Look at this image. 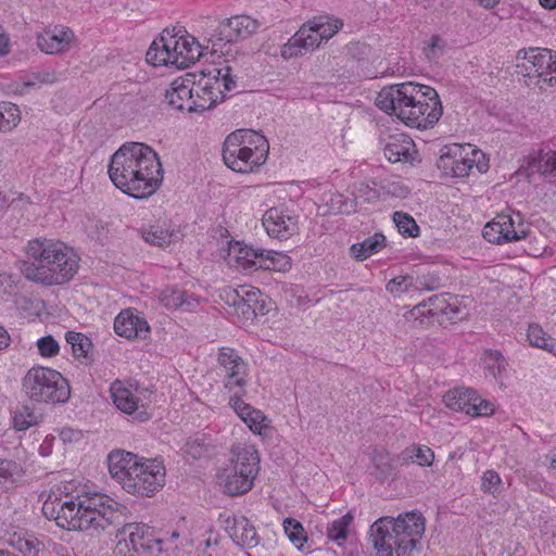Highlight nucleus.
Instances as JSON below:
<instances>
[{"label":"nucleus","mask_w":556,"mask_h":556,"mask_svg":"<svg viewBox=\"0 0 556 556\" xmlns=\"http://www.w3.org/2000/svg\"><path fill=\"white\" fill-rule=\"evenodd\" d=\"M218 364L224 372V387L230 392L247 386L248 365L238 352L228 346L219 349Z\"/></svg>","instance_id":"obj_18"},{"label":"nucleus","mask_w":556,"mask_h":556,"mask_svg":"<svg viewBox=\"0 0 556 556\" xmlns=\"http://www.w3.org/2000/svg\"><path fill=\"white\" fill-rule=\"evenodd\" d=\"M123 488L128 494L150 497L165 483V468L152 459H146Z\"/></svg>","instance_id":"obj_14"},{"label":"nucleus","mask_w":556,"mask_h":556,"mask_svg":"<svg viewBox=\"0 0 556 556\" xmlns=\"http://www.w3.org/2000/svg\"><path fill=\"white\" fill-rule=\"evenodd\" d=\"M65 340L71 345L72 354L75 358H89V354L93 346L90 338L81 332L67 331Z\"/></svg>","instance_id":"obj_35"},{"label":"nucleus","mask_w":556,"mask_h":556,"mask_svg":"<svg viewBox=\"0 0 556 556\" xmlns=\"http://www.w3.org/2000/svg\"><path fill=\"white\" fill-rule=\"evenodd\" d=\"M262 224L268 236L287 240L298 231V216L282 207H270L265 212Z\"/></svg>","instance_id":"obj_20"},{"label":"nucleus","mask_w":556,"mask_h":556,"mask_svg":"<svg viewBox=\"0 0 556 556\" xmlns=\"http://www.w3.org/2000/svg\"><path fill=\"white\" fill-rule=\"evenodd\" d=\"M37 349L41 356L52 357L59 354L60 345L52 336H45L37 340Z\"/></svg>","instance_id":"obj_49"},{"label":"nucleus","mask_w":556,"mask_h":556,"mask_svg":"<svg viewBox=\"0 0 556 556\" xmlns=\"http://www.w3.org/2000/svg\"><path fill=\"white\" fill-rule=\"evenodd\" d=\"M109 170L130 173L137 170L147 172L146 176L157 175L163 178V168L157 153L142 142H126L112 156Z\"/></svg>","instance_id":"obj_8"},{"label":"nucleus","mask_w":556,"mask_h":556,"mask_svg":"<svg viewBox=\"0 0 556 556\" xmlns=\"http://www.w3.org/2000/svg\"><path fill=\"white\" fill-rule=\"evenodd\" d=\"M147 458L123 450L112 451L108 455V467L111 477L122 486L131 478L135 471L140 470L142 462Z\"/></svg>","instance_id":"obj_21"},{"label":"nucleus","mask_w":556,"mask_h":556,"mask_svg":"<svg viewBox=\"0 0 556 556\" xmlns=\"http://www.w3.org/2000/svg\"><path fill=\"white\" fill-rule=\"evenodd\" d=\"M381 195H388L397 199H405L410 190L401 180H381L380 181Z\"/></svg>","instance_id":"obj_47"},{"label":"nucleus","mask_w":556,"mask_h":556,"mask_svg":"<svg viewBox=\"0 0 556 556\" xmlns=\"http://www.w3.org/2000/svg\"><path fill=\"white\" fill-rule=\"evenodd\" d=\"M165 38L172 42L169 47L174 55V66L176 68H187L202 55V47L195 42L194 37L179 36L164 30Z\"/></svg>","instance_id":"obj_23"},{"label":"nucleus","mask_w":556,"mask_h":556,"mask_svg":"<svg viewBox=\"0 0 556 556\" xmlns=\"http://www.w3.org/2000/svg\"><path fill=\"white\" fill-rule=\"evenodd\" d=\"M117 548H127L128 556H160L163 540L154 535L153 529L144 523H127L117 533Z\"/></svg>","instance_id":"obj_10"},{"label":"nucleus","mask_w":556,"mask_h":556,"mask_svg":"<svg viewBox=\"0 0 556 556\" xmlns=\"http://www.w3.org/2000/svg\"><path fill=\"white\" fill-rule=\"evenodd\" d=\"M425 521L424 516L415 511L397 518L381 517L369 528L372 547L379 556H412L420 547Z\"/></svg>","instance_id":"obj_3"},{"label":"nucleus","mask_w":556,"mask_h":556,"mask_svg":"<svg viewBox=\"0 0 556 556\" xmlns=\"http://www.w3.org/2000/svg\"><path fill=\"white\" fill-rule=\"evenodd\" d=\"M257 270L285 271L290 267L289 256L276 251H266L263 249L262 256L257 261Z\"/></svg>","instance_id":"obj_39"},{"label":"nucleus","mask_w":556,"mask_h":556,"mask_svg":"<svg viewBox=\"0 0 556 556\" xmlns=\"http://www.w3.org/2000/svg\"><path fill=\"white\" fill-rule=\"evenodd\" d=\"M440 286L439 277L434 276H422L418 279V288L432 291L438 289Z\"/></svg>","instance_id":"obj_60"},{"label":"nucleus","mask_w":556,"mask_h":556,"mask_svg":"<svg viewBox=\"0 0 556 556\" xmlns=\"http://www.w3.org/2000/svg\"><path fill=\"white\" fill-rule=\"evenodd\" d=\"M522 55V62L517 65L520 72L528 77H539L549 86L556 85V52L544 48H531L528 51L520 50L517 58Z\"/></svg>","instance_id":"obj_13"},{"label":"nucleus","mask_w":556,"mask_h":556,"mask_svg":"<svg viewBox=\"0 0 556 556\" xmlns=\"http://www.w3.org/2000/svg\"><path fill=\"white\" fill-rule=\"evenodd\" d=\"M56 81V74L54 72H40L37 73V84H53Z\"/></svg>","instance_id":"obj_64"},{"label":"nucleus","mask_w":556,"mask_h":556,"mask_svg":"<svg viewBox=\"0 0 556 556\" xmlns=\"http://www.w3.org/2000/svg\"><path fill=\"white\" fill-rule=\"evenodd\" d=\"M353 520L354 516L351 511H348L340 518L334 519L327 526V538L336 542L338 545H342L348 538V529Z\"/></svg>","instance_id":"obj_38"},{"label":"nucleus","mask_w":556,"mask_h":556,"mask_svg":"<svg viewBox=\"0 0 556 556\" xmlns=\"http://www.w3.org/2000/svg\"><path fill=\"white\" fill-rule=\"evenodd\" d=\"M64 492L63 501L49 495L41 508L46 519L55 520L63 529L100 533L126 520L127 507L104 493L83 489L74 494L68 486Z\"/></svg>","instance_id":"obj_1"},{"label":"nucleus","mask_w":556,"mask_h":556,"mask_svg":"<svg viewBox=\"0 0 556 556\" xmlns=\"http://www.w3.org/2000/svg\"><path fill=\"white\" fill-rule=\"evenodd\" d=\"M267 418L260 409L252 412L244 424L249 427V429L256 433L262 434L263 430L267 427Z\"/></svg>","instance_id":"obj_52"},{"label":"nucleus","mask_w":556,"mask_h":556,"mask_svg":"<svg viewBox=\"0 0 556 556\" xmlns=\"http://www.w3.org/2000/svg\"><path fill=\"white\" fill-rule=\"evenodd\" d=\"M356 195L358 198H363L364 201L366 202H371L379 199L381 197V193L380 188L375 189L371 188L368 184L362 182L356 187Z\"/></svg>","instance_id":"obj_56"},{"label":"nucleus","mask_w":556,"mask_h":556,"mask_svg":"<svg viewBox=\"0 0 556 556\" xmlns=\"http://www.w3.org/2000/svg\"><path fill=\"white\" fill-rule=\"evenodd\" d=\"M481 489L484 493L497 496L502 491V479L494 470H486L482 475Z\"/></svg>","instance_id":"obj_48"},{"label":"nucleus","mask_w":556,"mask_h":556,"mask_svg":"<svg viewBox=\"0 0 556 556\" xmlns=\"http://www.w3.org/2000/svg\"><path fill=\"white\" fill-rule=\"evenodd\" d=\"M372 463L375 467L380 470L381 475H389L391 472V465L389 464V455L384 451H374Z\"/></svg>","instance_id":"obj_55"},{"label":"nucleus","mask_w":556,"mask_h":556,"mask_svg":"<svg viewBox=\"0 0 556 556\" xmlns=\"http://www.w3.org/2000/svg\"><path fill=\"white\" fill-rule=\"evenodd\" d=\"M226 523V529L236 544L249 548L258 544L256 529L247 517L227 518Z\"/></svg>","instance_id":"obj_26"},{"label":"nucleus","mask_w":556,"mask_h":556,"mask_svg":"<svg viewBox=\"0 0 556 556\" xmlns=\"http://www.w3.org/2000/svg\"><path fill=\"white\" fill-rule=\"evenodd\" d=\"M17 282L11 275L0 274V293H13Z\"/></svg>","instance_id":"obj_58"},{"label":"nucleus","mask_w":556,"mask_h":556,"mask_svg":"<svg viewBox=\"0 0 556 556\" xmlns=\"http://www.w3.org/2000/svg\"><path fill=\"white\" fill-rule=\"evenodd\" d=\"M494 412V405L490 401L482 399L479 395V400L475 403V409L472 410V417H484L490 416Z\"/></svg>","instance_id":"obj_57"},{"label":"nucleus","mask_w":556,"mask_h":556,"mask_svg":"<svg viewBox=\"0 0 556 556\" xmlns=\"http://www.w3.org/2000/svg\"><path fill=\"white\" fill-rule=\"evenodd\" d=\"M20 270L23 276L29 280L35 281V264L29 261H21L20 262Z\"/></svg>","instance_id":"obj_62"},{"label":"nucleus","mask_w":556,"mask_h":556,"mask_svg":"<svg viewBox=\"0 0 556 556\" xmlns=\"http://www.w3.org/2000/svg\"><path fill=\"white\" fill-rule=\"evenodd\" d=\"M529 169L538 172L548 184L556 185V151L541 150L529 161Z\"/></svg>","instance_id":"obj_31"},{"label":"nucleus","mask_w":556,"mask_h":556,"mask_svg":"<svg viewBox=\"0 0 556 556\" xmlns=\"http://www.w3.org/2000/svg\"><path fill=\"white\" fill-rule=\"evenodd\" d=\"M531 232L530 225L519 212L501 213L489 222L483 230V238L495 244H504L526 239Z\"/></svg>","instance_id":"obj_11"},{"label":"nucleus","mask_w":556,"mask_h":556,"mask_svg":"<svg viewBox=\"0 0 556 556\" xmlns=\"http://www.w3.org/2000/svg\"><path fill=\"white\" fill-rule=\"evenodd\" d=\"M393 220L399 229V232L404 237L416 238L419 236V226L407 213L395 212L393 214Z\"/></svg>","instance_id":"obj_45"},{"label":"nucleus","mask_w":556,"mask_h":556,"mask_svg":"<svg viewBox=\"0 0 556 556\" xmlns=\"http://www.w3.org/2000/svg\"><path fill=\"white\" fill-rule=\"evenodd\" d=\"M477 400H479V395L472 389H454L444 396L446 406L455 412L466 413L470 416Z\"/></svg>","instance_id":"obj_32"},{"label":"nucleus","mask_w":556,"mask_h":556,"mask_svg":"<svg viewBox=\"0 0 556 556\" xmlns=\"http://www.w3.org/2000/svg\"><path fill=\"white\" fill-rule=\"evenodd\" d=\"M227 303L235 308V313L244 320H253L264 316L268 309L266 298L257 288L240 286L227 294Z\"/></svg>","instance_id":"obj_16"},{"label":"nucleus","mask_w":556,"mask_h":556,"mask_svg":"<svg viewBox=\"0 0 556 556\" xmlns=\"http://www.w3.org/2000/svg\"><path fill=\"white\" fill-rule=\"evenodd\" d=\"M160 302L168 309L193 311L199 300L177 287H166L160 294Z\"/></svg>","instance_id":"obj_29"},{"label":"nucleus","mask_w":556,"mask_h":556,"mask_svg":"<svg viewBox=\"0 0 556 556\" xmlns=\"http://www.w3.org/2000/svg\"><path fill=\"white\" fill-rule=\"evenodd\" d=\"M20 122V110L11 102L0 103V131L13 129Z\"/></svg>","instance_id":"obj_43"},{"label":"nucleus","mask_w":556,"mask_h":556,"mask_svg":"<svg viewBox=\"0 0 556 556\" xmlns=\"http://www.w3.org/2000/svg\"><path fill=\"white\" fill-rule=\"evenodd\" d=\"M343 26V22L330 15H318L304 23L281 47L285 60L301 56L318 48L323 40L328 41Z\"/></svg>","instance_id":"obj_6"},{"label":"nucleus","mask_w":556,"mask_h":556,"mask_svg":"<svg viewBox=\"0 0 556 556\" xmlns=\"http://www.w3.org/2000/svg\"><path fill=\"white\" fill-rule=\"evenodd\" d=\"M268 152L266 138L250 129H239L224 141L223 160L238 173H251L265 163Z\"/></svg>","instance_id":"obj_5"},{"label":"nucleus","mask_w":556,"mask_h":556,"mask_svg":"<svg viewBox=\"0 0 556 556\" xmlns=\"http://www.w3.org/2000/svg\"><path fill=\"white\" fill-rule=\"evenodd\" d=\"M386 247V237L381 232H376L367 237L362 242L351 245L350 254L356 261H365L371 255L378 253Z\"/></svg>","instance_id":"obj_34"},{"label":"nucleus","mask_w":556,"mask_h":556,"mask_svg":"<svg viewBox=\"0 0 556 556\" xmlns=\"http://www.w3.org/2000/svg\"><path fill=\"white\" fill-rule=\"evenodd\" d=\"M403 460H410L419 466H431L434 460L433 451L426 445L413 444L402 453Z\"/></svg>","instance_id":"obj_42"},{"label":"nucleus","mask_w":556,"mask_h":556,"mask_svg":"<svg viewBox=\"0 0 556 556\" xmlns=\"http://www.w3.org/2000/svg\"><path fill=\"white\" fill-rule=\"evenodd\" d=\"M253 486V481L249 479V476H241L232 469V472L227 475L224 480L225 492L231 496L244 494L250 491Z\"/></svg>","instance_id":"obj_41"},{"label":"nucleus","mask_w":556,"mask_h":556,"mask_svg":"<svg viewBox=\"0 0 556 556\" xmlns=\"http://www.w3.org/2000/svg\"><path fill=\"white\" fill-rule=\"evenodd\" d=\"M229 404L243 422L248 419L252 412L256 410V408L243 402L238 392H235L233 395L230 397Z\"/></svg>","instance_id":"obj_51"},{"label":"nucleus","mask_w":556,"mask_h":556,"mask_svg":"<svg viewBox=\"0 0 556 556\" xmlns=\"http://www.w3.org/2000/svg\"><path fill=\"white\" fill-rule=\"evenodd\" d=\"M413 278L409 276H399L387 283V291L393 294L406 292L412 286Z\"/></svg>","instance_id":"obj_53"},{"label":"nucleus","mask_w":556,"mask_h":556,"mask_svg":"<svg viewBox=\"0 0 556 556\" xmlns=\"http://www.w3.org/2000/svg\"><path fill=\"white\" fill-rule=\"evenodd\" d=\"M14 428L18 431L26 430L35 425L34 405L24 404L13 416Z\"/></svg>","instance_id":"obj_46"},{"label":"nucleus","mask_w":556,"mask_h":556,"mask_svg":"<svg viewBox=\"0 0 556 556\" xmlns=\"http://www.w3.org/2000/svg\"><path fill=\"white\" fill-rule=\"evenodd\" d=\"M200 78L195 80L193 106L197 111L204 112L215 106L226 98V92L233 90L237 86L232 68L225 64L212 66L200 71Z\"/></svg>","instance_id":"obj_7"},{"label":"nucleus","mask_w":556,"mask_h":556,"mask_svg":"<svg viewBox=\"0 0 556 556\" xmlns=\"http://www.w3.org/2000/svg\"><path fill=\"white\" fill-rule=\"evenodd\" d=\"M83 432L73 428H63L60 432V438L63 442L74 443L79 442L83 439Z\"/></svg>","instance_id":"obj_59"},{"label":"nucleus","mask_w":556,"mask_h":556,"mask_svg":"<svg viewBox=\"0 0 556 556\" xmlns=\"http://www.w3.org/2000/svg\"><path fill=\"white\" fill-rule=\"evenodd\" d=\"M110 391L117 409L134 416V419L138 421H146L150 418V414L146 410L141 399L137 395L138 389L134 391L131 386L127 387L123 381L115 380L112 382Z\"/></svg>","instance_id":"obj_19"},{"label":"nucleus","mask_w":556,"mask_h":556,"mask_svg":"<svg viewBox=\"0 0 556 556\" xmlns=\"http://www.w3.org/2000/svg\"><path fill=\"white\" fill-rule=\"evenodd\" d=\"M74 37L71 28L56 25L37 35V47L47 54L62 53L71 48Z\"/></svg>","instance_id":"obj_25"},{"label":"nucleus","mask_w":556,"mask_h":556,"mask_svg":"<svg viewBox=\"0 0 556 556\" xmlns=\"http://www.w3.org/2000/svg\"><path fill=\"white\" fill-rule=\"evenodd\" d=\"M35 368H30L26 374L23 382V389L26 394L29 396L30 401L33 400L34 390H35V375L33 374Z\"/></svg>","instance_id":"obj_61"},{"label":"nucleus","mask_w":556,"mask_h":556,"mask_svg":"<svg viewBox=\"0 0 556 556\" xmlns=\"http://www.w3.org/2000/svg\"><path fill=\"white\" fill-rule=\"evenodd\" d=\"M258 26V22L248 15H237L220 22L208 39L212 52L224 53L223 46L249 38L256 33Z\"/></svg>","instance_id":"obj_12"},{"label":"nucleus","mask_w":556,"mask_h":556,"mask_svg":"<svg viewBox=\"0 0 556 556\" xmlns=\"http://www.w3.org/2000/svg\"><path fill=\"white\" fill-rule=\"evenodd\" d=\"M482 362L489 374L496 381H502L508 365L503 354L496 350H489L483 354Z\"/></svg>","instance_id":"obj_36"},{"label":"nucleus","mask_w":556,"mask_h":556,"mask_svg":"<svg viewBox=\"0 0 556 556\" xmlns=\"http://www.w3.org/2000/svg\"><path fill=\"white\" fill-rule=\"evenodd\" d=\"M141 236L147 243L160 248L169 245L178 238L174 230L170 231L161 226H151L149 229H143Z\"/></svg>","instance_id":"obj_37"},{"label":"nucleus","mask_w":556,"mask_h":556,"mask_svg":"<svg viewBox=\"0 0 556 556\" xmlns=\"http://www.w3.org/2000/svg\"><path fill=\"white\" fill-rule=\"evenodd\" d=\"M527 339L530 345L547 351L554 355L556 341L536 324H531L527 331Z\"/></svg>","instance_id":"obj_40"},{"label":"nucleus","mask_w":556,"mask_h":556,"mask_svg":"<svg viewBox=\"0 0 556 556\" xmlns=\"http://www.w3.org/2000/svg\"><path fill=\"white\" fill-rule=\"evenodd\" d=\"M445 48V41L439 36H432L428 48L426 49V55L429 60L439 59Z\"/></svg>","instance_id":"obj_54"},{"label":"nucleus","mask_w":556,"mask_h":556,"mask_svg":"<svg viewBox=\"0 0 556 556\" xmlns=\"http://www.w3.org/2000/svg\"><path fill=\"white\" fill-rule=\"evenodd\" d=\"M233 468L236 472L254 482L255 477L260 470V456L257 450L252 446L238 447L233 451Z\"/></svg>","instance_id":"obj_27"},{"label":"nucleus","mask_w":556,"mask_h":556,"mask_svg":"<svg viewBox=\"0 0 556 556\" xmlns=\"http://www.w3.org/2000/svg\"><path fill=\"white\" fill-rule=\"evenodd\" d=\"M194 87L195 74L178 77L173 80L170 88L166 90L165 99L172 108L193 113V111H197L193 106Z\"/></svg>","instance_id":"obj_22"},{"label":"nucleus","mask_w":556,"mask_h":556,"mask_svg":"<svg viewBox=\"0 0 556 556\" xmlns=\"http://www.w3.org/2000/svg\"><path fill=\"white\" fill-rule=\"evenodd\" d=\"M108 172L113 185L123 193L135 199H144L152 195L163 181L162 177H157V175L155 177L146 176L147 172H140V174L137 170L130 173Z\"/></svg>","instance_id":"obj_15"},{"label":"nucleus","mask_w":556,"mask_h":556,"mask_svg":"<svg viewBox=\"0 0 556 556\" xmlns=\"http://www.w3.org/2000/svg\"><path fill=\"white\" fill-rule=\"evenodd\" d=\"M446 149L447 151L440 156L438 166L452 177H467L473 167H477L479 173L489 169L484 153L471 144H455Z\"/></svg>","instance_id":"obj_9"},{"label":"nucleus","mask_w":556,"mask_h":556,"mask_svg":"<svg viewBox=\"0 0 556 556\" xmlns=\"http://www.w3.org/2000/svg\"><path fill=\"white\" fill-rule=\"evenodd\" d=\"M282 526L288 539L296 545L298 548L302 547L307 541L304 528L296 519L288 517L283 520Z\"/></svg>","instance_id":"obj_44"},{"label":"nucleus","mask_w":556,"mask_h":556,"mask_svg":"<svg viewBox=\"0 0 556 556\" xmlns=\"http://www.w3.org/2000/svg\"><path fill=\"white\" fill-rule=\"evenodd\" d=\"M415 143L410 137L400 134L390 137L383 152L391 163L412 162V153L415 151Z\"/></svg>","instance_id":"obj_28"},{"label":"nucleus","mask_w":556,"mask_h":556,"mask_svg":"<svg viewBox=\"0 0 556 556\" xmlns=\"http://www.w3.org/2000/svg\"><path fill=\"white\" fill-rule=\"evenodd\" d=\"M376 105L417 129L432 128L443 113L435 89L413 81L383 87L376 98Z\"/></svg>","instance_id":"obj_2"},{"label":"nucleus","mask_w":556,"mask_h":556,"mask_svg":"<svg viewBox=\"0 0 556 556\" xmlns=\"http://www.w3.org/2000/svg\"><path fill=\"white\" fill-rule=\"evenodd\" d=\"M78 267L77 255L65 243L37 239V283H66L76 275Z\"/></svg>","instance_id":"obj_4"},{"label":"nucleus","mask_w":556,"mask_h":556,"mask_svg":"<svg viewBox=\"0 0 556 556\" xmlns=\"http://www.w3.org/2000/svg\"><path fill=\"white\" fill-rule=\"evenodd\" d=\"M263 249H254L241 242H230L228 255L233 258L237 266L242 270H257V264L262 256Z\"/></svg>","instance_id":"obj_30"},{"label":"nucleus","mask_w":556,"mask_h":556,"mask_svg":"<svg viewBox=\"0 0 556 556\" xmlns=\"http://www.w3.org/2000/svg\"><path fill=\"white\" fill-rule=\"evenodd\" d=\"M70 397V386L56 370L37 367V401L65 403Z\"/></svg>","instance_id":"obj_17"},{"label":"nucleus","mask_w":556,"mask_h":556,"mask_svg":"<svg viewBox=\"0 0 556 556\" xmlns=\"http://www.w3.org/2000/svg\"><path fill=\"white\" fill-rule=\"evenodd\" d=\"M172 42H168L163 31L160 39L154 40L146 53V60L153 66H174V55L170 51Z\"/></svg>","instance_id":"obj_33"},{"label":"nucleus","mask_w":556,"mask_h":556,"mask_svg":"<svg viewBox=\"0 0 556 556\" xmlns=\"http://www.w3.org/2000/svg\"><path fill=\"white\" fill-rule=\"evenodd\" d=\"M117 336L127 339H146L150 332L148 321L135 308L123 309L114 320Z\"/></svg>","instance_id":"obj_24"},{"label":"nucleus","mask_w":556,"mask_h":556,"mask_svg":"<svg viewBox=\"0 0 556 556\" xmlns=\"http://www.w3.org/2000/svg\"><path fill=\"white\" fill-rule=\"evenodd\" d=\"M37 556H71L67 548L58 543L49 542L48 545L37 540Z\"/></svg>","instance_id":"obj_50"},{"label":"nucleus","mask_w":556,"mask_h":556,"mask_svg":"<svg viewBox=\"0 0 556 556\" xmlns=\"http://www.w3.org/2000/svg\"><path fill=\"white\" fill-rule=\"evenodd\" d=\"M13 544L23 554L30 553L34 548L33 542L24 538H18Z\"/></svg>","instance_id":"obj_63"}]
</instances>
